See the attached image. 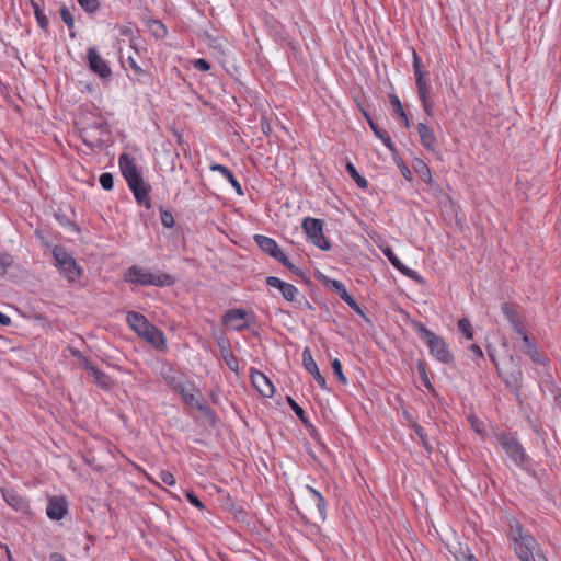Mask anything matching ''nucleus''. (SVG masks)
<instances>
[{
    "label": "nucleus",
    "instance_id": "nucleus-1",
    "mask_svg": "<svg viewBox=\"0 0 561 561\" xmlns=\"http://www.w3.org/2000/svg\"><path fill=\"white\" fill-rule=\"evenodd\" d=\"M126 322L133 331L150 343L154 348L163 350L165 347L163 332L151 324L144 314L129 311L126 316Z\"/></svg>",
    "mask_w": 561,
    "mask_h": 561
},
{
    "label": "nucleus",
    "instance_id": "nucleus-2",
    "mask_svg": "<svg viewBox=\"0 0 561 561\" xmlns=\"http://www.w3.org/2000/svg\"><path fill=\"white\" fill-rule=\"evenodd\" d=\"M413 327L437 360L444 364L454 362V355L442 336L428 330L422 322H415Z\"/></svg>",
    "mask_w": 561,
    "mask_h": 561
},
{
    "label": "nucleus",
    "instance_id": "nucleus-3",
    "mask_svg": "<svg viewBox=\"0 0 561 561\" xmlns=\"http://www.w3.org/2000/svg\"><path fill=\"white\" fill-rule=\"evenodd\" d=\"M125 280L136 285H153L158 287L171 286L175 282L174 278L167 273H152L150 270L138 265H131L127 270Z\"/></svg>",
    "mask_w": 561,
    "mask_h": 561
},
{
    "label": "nucleus",
    "instance_id": "nucleus-4",
    "mask_svg": "<svg viewBox=\"0 0 561 561\" xmlns=\"http://www.w3.org/2000/svg\"><path fill=\"white\" fill-rule=\"evenodd\" d=\"M497 440L506 456L520 469H527L530 465L529 457L516 437L510 434H500Z\"/></svg>",
    "mask_w": 561,
    "mask_h": 561
},
{
    "label": "nucleus",
    "instance_id": "nucleus-5",
    "mask_svg": "<svg viewBox=\"0 0 561 561\" xmlns=\"http://www.w3.org/2000/svg\"><path fill=\"white\" fill-rule=\"evenodd\" d=\"M53 256L61 274L69 282H75L79 277L80 270L76 263V260L64 248L55 247L53 249Z\"/></svg>",
    "mask_w": 561,
    "mask_h": 561
},
{
    "label": "nucleus",
    "instance_id": "nucleus-6",
    "mask_svg": "<svg viewBox=\"0 0 561 561\" xmlns=\"http://www.w3.org/2000/svg\"><path fill=\"white\" fill-rule=\"evenodd\" d=\"M499 373L504 380L505 385L514 390H517L522 386L523 373L518 359L513 355L508 357L506 362L500 367L496 364Z\"/></svg>",
    "mask_w": 561,
    "mask_h": 561
},
{
    "label": "nucleus",
    "instance_id": "nucleus-7",
    "mask_svg": "<svg viewBox=\"0 0 561 561\" xmlns=\"http://www.w3.org/2000/svg\"><path fill=\"white\" fill-rule=\"evenodd\" d=\"M508 537L514 543L515 553H524L528 551L529 547H534L535 538L528 533L524 531L523 526L516 519H512L510 523Z\"/></svg>",
    "mask_w": 561,
    "mask_h": 561
},
{
    "label": "nucleus",
    "instance_id": "nucleus-8",
    "mask_svg": "<svg viewBox=\"0 0 561 561\" xmlns=\"http://www.w3.org/2000/svg\"><path fill=\"white\" fill-rule=\"evenodd\" d=\"M302 229L309 240L321 250H330L331 244L323 236V222L316 218H306L302 222Z\"/></svg>",
    "mask_w": 561,
    "mask_h": 561
},
{
    "label": "nucleus",
    "instance_id": "nucleus-9",
    "mask_svg": "<svg viewBox=\"0 0 561 561\" xmlns=\"http://www.w3.org/2000/svg\"><path fill=\"white\" fill-rule=\"evenodd\" d=\"M119 169L128 186L140 184L144 181L141 172L138 170L135 159L127 153H122L118 159Z\"/></svg>",
    "mask_w": 561,
    "mask_h": 561
},
{
    "label": "nucleus",
    "instance_id": "nucleus-10",
    "mask_svg": "<svg viewBox=\"0 0 561 561\" xmlns=\"http://www.w3.org/2000/svg\"><path fill=\"white\" fill-rule=\"evenodd\" d=\"M88 62L90 69L100 78H107L111 76L112 70L108 64L101 57L98 50L93 47L88 49Z\"/></svg>",
    "mask_w": 561,
    "mask_h": 561
},
{
    "label": "nucleus",
    "instance_id": "nucleus-11",
    "mask_svg": "<svg viewBox=\"0 0 561 561\" xmlns=\"http://www.w3.org/2000/svg\"><path fill=\"white\" fill-rule=\"evenodd\" d=\"M302 365H304L305 369L310 375H312V377L316 379V381L322 389H324V390L328 389L325 378L321 375V373L318 368V365L312 357V353H311L310 348H308V347H306L302 351Z\"/></svg>",
    "mask_w": 561,
    "mask_h": 561
},
{
    "label": "nucleus",
    "instance_id": "nucleus-12",
    "mask_svg": "<svg viewBox=\"0 0 561 561\" xmlns=\"http://www.w3.org/2000/svg\"><path fill=\"white\" fill-rule=\"evenodd\" d=\"M266 284L270 287L277 288L283 297L288 301H295L298 295V289L289 283L283 282L280 278L275 276H268L266 278Z\"/></svg>",
    "mask_w": 561,
    "mask_h": 561
},
{
    "label": "nucleus",
    "instance_id": "nucleus-13",
    "mask_svg": "<svg viewBox=\"0 0 561 561\" xmlns=\"http://www.w3.org/2000/svg\"><path fill=\"white\" fill-rule=\"evenodd\" d=\"M67 501L64 497H50L46 507L47 516L53 520H60L67 514Z\"/></svg>",
    "mask_w": 561,
    "mask_h": 561
},
{
    "label": "nucleus",
    "instance_id": "nucleus-14",
    "mask_svg": "<svg viewBox=\"0 0 561 561\" xmlns=\"http://www.w3.org/2000/svg\"><path fill=\"white\" fill-rule=\"evenodd\" d=\"M385 256L390 261V263L396 267L398 271H400L403 275L408 276L411 279H414L419 283H423V278L417 274V272L409 268L402 262L400 259L393 253V251L390 248H386L382 250Z\"/></svg>",
    "mask_w": 561,
    "mask_h": 561
},
{
    "label": "nucleus",
    "instance_id": "nucleus-15",
    "mask_svg": "<svg viewBox=\"0 0 561 561\" xmlns=\"http://www.w3.org/2000/svg\"><path fill=\"white\" fill-rule=\"evenodd\" d=\"M332 289L339 295V297L347 304L350 308H352L357 314L365 317L363 309L356 302V300L348 294L345 285L340 280L331 282Z\"/></svg>",
    "mask_w": 561,
    "mask_h": 561
},
{
    "label": "nucleus",
    "instance_id": "nucleus-16",
    "mask_svg": "<svg viewBox=\"0 0 561 561\" xmlns=\"http://www.w3.org/2000/svg\"><path fill=\"white\" fill-rule=\"evenodd\" d=\"M252 382L257 391L266 398H271L274 394V386L271 380L262 373H255L252 375Z\"/></svg>",
    "mask_w": 561,
    "mask_h": 561
},
{
    "label": "nucleus",
    "instance_id": "nucleus-17",
    "mask_svg": "<svg viewBox=\"0 0 561 561\" xmlns=\"http://www.w3.org/2000/svg\"><path fill=\"white\" fill-rule=\"evenodd\" d=\"M254 240L263 252L270 254L274 259L278 257L277 255L282 252L276 241L270 237L256 234Z\"/></svg>",
    "mask_w": 561,
    "mask_h": 561
},
{
    "label": "nucleus",
    "instance_id": "nucleus-18",
    "mask_svg": "<svg viewBox=\"0 0 561 561\" xmlns=\"http://www.w3.org/2000/svg\"><path fill=\"white\" fill-rule=\"evenodd\" d=\"M247 312L241 309H232L224 316V322L230 324L233 330L240 331L247 327L243 322Z\"/></svg>",
    "mask_w": 561,
    "mask_h": 561
},
{
    "label": "nucleus",
    "instance_id": "nucleus-19",
    "mask_svg": "<svg viewBox=\"0 0 561 561\" xmlns=\"http://www.w3.org/2000/svg\"><path fill=\"white\" fill-rule=\"evenodd\" d=\"M133 192L136 202L145 206L147 209L151 208V201L149 197V187L145 184V182H140V184H135L129 186Z\"/></svg>",
    "mask_w": 561,
    "mask_h": 561
},
{
    "label": "nucleus",
    "instance_id": "nucleus-20",
    "mask_svg": "<svg viewBox=\"0 0 561 561\" xmlns=\"http://www.w3.org/2000/svg\"><path fill=\"white\" fill-rule=\"evenodd\" d=\"M417 131L420 135L421 142L423 146L431 151L436 149V137L432 129H430L424 123L417 124Z\"/></svg>",
    "mask_w": 561,
    "mask_h": 561
},
{
    "label": "nucleus",
    "instance_id": "nucleus-21",
    "mask_svg": "<svg viewBox=\"0 0 561 561\" xmlns=\"http://www.w3.org/2000/svg\"><path fill=\"white\" fill-rule=\"evenodd\" d=\"M87 371L89 376L93 378V381L102 389L107 390L113 385V381L110 378V376H107L104 371L100 370L94 365L89 366Z\"/></svg>",
    "mask_w": 561,
    "mask_h": 561
},
{
    "label": "nucleus",
    "instance_id": "nucleus-22",
    "mask_svg": "<svg viewBox=\"0 0 561 561\" xmlns=\"http://www.w3.org/2000/svg\"><path fill=\"white\" fill-rule=\"evenodd\" d=\"M502 310L517 335L525 332L522 319L516 311H514L507 304L503 305Z\"/></svg>",
    "mask_w": 561,
    "mask_h": 561
},
{
    "label": "nucleus",
    "instance_id": "nucleus-23",
    "mask_svg": "<svg viewBox=\"0 0 561 561\" xmlns=\"http://www.w3.org/2000/svg\"><path fill=\"white\" fill-rule=\"evenodd\" d=\"M517 557L522 561H548L543 556L541 550L538 547L537 541L535 540L534 547H529V550L524 551V553H518Z\"/></svg>",
    "mask_w": 561,
    "mask_h": 561
},
{
    "label": "nucleus",
    "instance_id": "nucleus-24",
    "mask_svg": "<svg viewBox=\"0 0 561 561\" xmlns=\"http://www.w3.org/2000/svg\"><path fill=\"white\" fill-rule=\"evenodd\" d=\"M368 123L375 135L383 142V145L390 149L394 150V144L392 142L390 136L387 134V131L382 130L378 127L376 123L371 121V118L368 117Z\"/></svg>",
    "mask_w": 561,
    "mask_h": 561
},
{
    "label": "nucleus",
    "instance_id": "nucleus-25",
    "mask_svg": "<svg viewBox=\"0 0 561 561\" xmlns=\"http://www.w3.org/2000/svg\"><path fill=\"white\" fill-rule=\"evenodd\" d=\"M162 376L170 388L178 391L184 383L180 377L175 375L172 368L163 370Z\"/></svg>",
    "mask_w": 561,
    "mask_h": 561
},
{
    "label": "nucleus",
    "instance_id": "nucleus-26",
    "mask_svg": "<svg viewBox=\"0 0 561 561\" xmlns=\"http://www.w3.org/2000/svg\"><path fill=\"white\" fill-rule=\"evenodd\" d=\"M308 490L310 491L312 497H313V502H314V505H316V508L320 515V518L322 520L325 519V501H324V497L322 496V494L320 492H318L317 490H314L313 488L311 486H308Z\"/></svg>",
    "mask_w": 561,
    "mask_h": 561
},
{
    "label": "nucleus",
    "instance_id": "nucleus-27",
    "mask_svg": "<svg viewBox=\"0 0 561 561\" xmlns=\"http://www.w3.org/2000/svg\"><path fill=\"white\" fill-rule=\"evenodd\" d=\"M2 496L4 501L13 508L19 510L22 506V497L12 490L2 489Z\"/></svg>",
    "mask_w": 561,
    "mask_h": 561
},
{
    "label": "nucleus",
    "instance_id": "nucleus-28",
    "mask_svg": "<svg viewBox=\"0 0 561 561\" xmlns=\"http://www.w3.org/2000/svg\"><path fill=\"white\" fill-rule=\"evenodd\" d=\"M419 98L422 102L423 108L426 112L427 115H431V104L428 102V90L426 81L422 83H416Z\"/></svg>",
    "mask_w": 561,
    "mask_h": 561
},
{
    "label": "nucleus",
    "instance_id": "nucleus-29",
    "mask_svg": "<svg viewBox=\"0 0 561 561\" xmlns=\"http://www.w3.org/2000/svg\"><path fill=\"white\" fill-rule=\"evenodd\" d=\"M346 171L360 188H366L368 186L367 180L358 173L352 162H347Z\"/></svg>",
    "mask_w": 561,
    "mask_h": 561
},
{
    "label": "nucleus",
    "instance_id": "nucleus-30",
    "mask_svg": "<svg viewBox=\"0 0 561 561\" xmlns=\"http://www.w3.org/2000/svg\"><path fill=\"white\" fill-rule=\"evenodd\" d=\"M413 167L420 179L427 183L432 182L431 170L423 161L417 160Z\"/></svg>",
    "mask_w": 561,
    "mask_h": 561
},
{
    "label": "nucleus",
    "instance_id": "nucleus-31",
    "mask_svg": "<svg viewBox=\"0 0 561 561\" xmlns=\"http://www.w3.org/2000/svg\"><path fill=\"white\" fill-rule=\"evenodd\" d=\"M32 7H33L34 14H35V18H36V21H37L39 27L42 30H47V27H48V19L44 14L43 9L35 1H32Z\"/></svg>",
    "mask_w": 561,
    "mask_h": 561
},
{
    "label": "nucleus",
    "instance_id": "nucleus-32",
    "mask_svg": "<svg viewBox=\"0 0 561 561\" xmlns=\"http://www.w3.org/2000/svg\"><path fill=\"white\" fill-rule=\"evenodd\" d=\"M390 102H391V104L393 106L394 112L402 118L405 127L409 128L410 127L409 118H408V116H407V114H405V112L403 110V106H402L400 100L398 99V96L397 95H391L390 96Z\"/></svg>",
    "mask_w": 561,
    "mask_h": 561
},
{
    "label": "nucleus",
    "instance_id": "nucleus-33",
    "mask_svg": "<svg viewBox=\"0 0 561 561\" xmlns=\"http://www.w3.org/2000/svg\"><path fill=\"white\" fill-rule=\"evenodd\" d=\"M220 346H221L222 357H224L226 364L228 365V367L232 371H238V369H239L238 359L233 356V354L230 351L225 348L224 345H220Z\"/></svg>",
    "mask_w": 561,
    "mask_h": 561
},
{
    "label": "nucleus",
    "instance_id": "nucleus-34",
    "mask_svg": "<svg viewBox=\"0 0 561 561\" xmlns=\"http://www.w3.org/2000/svg\"><path fill=\"white\" fill-rule=\"evenodd\" d=\"M193 391V388H187L185 385H183L176 392L181 394L186 404L197 405V401L195 400Z\"/></svg>",
    "mask_w": 561,
    "mask_h": 561
},
{
    "label": "nucleus",
    "instance_id": "nucleus-35",
    "mask_svg": "<svg viewBox=\"0 0 561 561\" xmlns=\"http://www.w3.org/2000/svg\"><path fill=\"white\" fill-rule=\"evenodd\" d=\"M458 331L462 333L466 339L472 340L473 339V330L470 321L466 318H462L458 321Z\"/></svg>",
    "mask_w": 561,
    "mask_h": 561
},
{
    "label": "nucleus",
    "instance_id": "nucleus-36",
    "mask_svg": "<svg viewBox=\"0 0 561 561\" xmlns=\"http://www.w3.org/2000/svg\"><path fill=\"white\" fill-rule=\"evenodd\" d=\"M149 28L156 37H164L167 35V28H165L164 24H162L158 20L150 21Z\"/></svg>",
    "mask_w": 561,
    "mask_h": 561
},
{
    "label": "nucleus",
    "instance_id": "nucleus-37",
    "mask_svg": "<svg viewBox=\"0 0 561 561\" xmlns=\"http://www.w3.org/2000/svg\"><path fill=\"white\" fill-rule=\"evenodd\" d=\"M12 263L13 257L8 252L0 251V277L7 273Z\"/></svg>",
    "mask_w": 561,
    "mask_h": 561
},
{
    "label": "nucleus",
    "instance_id": "nucleus-38",
    "mask_svg": "<svg viewBox=\"0 0 561 561\" xmlns=\"http://www.w3.org/2000/svg\"><path fill=\"white\" fill-rule=\"evenodd\" d=\"M332 369H333V373L336 376L337 380L341 383L346 385L347 383V378L343 374L342 363L340 362V359H337V358L333 359V362H332Z\"/></svg>",
    "mask_w": 561,
    "mask_h": 561
},
{
    "label": "nucleus",
    "instance_id": "nucleus-39",
    "mask_svg": "<svg viewBox=\"0 0 561 561\" xmlns=\"http://www.w3.org/2000/svg\"><path fill=\"white\" fill-rule=\"evenodd\" d=\"M413 69L416 77V83L425 82L424 73L421 70V61L416 53H413Z\"/></svg>",
    "mask_w": 561,
    "mask_h": 561
},
{
    "label": "nucleus",
    "instance_id": "nucleus-40",
    "mask_svg": "<svg viewBox=\"0 0 561 561\" xmlns=\"http://www.w3.org/2000/svg\"><path fill=\"white\" fill-rule=\"evenodd\" d=\"M518 336H520V339L523 341V345L520 347L522 352L524 354L528 355L530 350H534L537 346V344L534 343L533 341H530V339H529V336H528L526 331L520 333V334H518Z\"/></svg>",
    "mask_w": 561,
    "mask_h": 561
},
{
    "label": "nucleus",
    "instance_id": "nucleus-41",
    "mask_svg": "<svg viewBox=\"0 0 561 561\" xmlns=\"http://www.w3.org/2000/svg\"><path fill=\"white\" fill-rule=\"evenodd\" d=\"M118 31L122 36L129 38L131 46L136 45L135 32L130 24L119 25Z\"/></svg>",
    "mask_w": 561,
    "mask_h": 561
},
{
    "label": "nucleus",
    "instance_id": "nucleus-42",
    "mask_svg": "<svg viewBox=\"0 0 561 561\" xmlns=\"http://www.w3.org/2000/svg\"><path fill=\"white\" fill-rule=\"evenodd\" d=\"M60 16L64 23L69 27L72 28L75 26V18L71 13V11L67 7L60 8Z\"/></svg>",
    "mask_w": 561,
    "mask_h": 561
},
{
    "label": "nucleus",
    "instance_id": "nucleus-43",
    "mask_svg": "<svg viewBox=\"0 0 561 561\" xmlns=\"http://www.w3.org/2000/svg\"><path fill=\"white\" fill-rule=\"evenodd\" d=\"M528 356L537 365L547 364V357L539 351L538 346H536L534 350H530Z\"/></svg>",
    "mask_w": 561,
    "mask_h": 561
},
{
    "label": "nucleus",
    "instance_id": "nucleus-44",
    "mask_svg": "<svg viewBox=\"0 0 561 561\" xmlns=\"http://www.w3.org/2000/svg\"><path fill=\"white\" fill-rule=\"evenodd\" d=\"M287 401H288V404L290 405V408L293 409V411L295 412V414L297 415V417L301 422L306 423L307 417H306V413H305L304 409L290 397L287 398Z\"/></svg>",
    "mask_w": 561,
    "mask_h": 561
},
{
    "label": "nucleus",
    "instance_id": "nucleus-45",
    "mask_svg": "<svg viewBox=\"0 0 561 561\" xmlns=\"http://www.w3.org/2000/svg\"><path fill=\"white\" fill-rule=\"evenodd\" d=\"M77 1L81 5V8L89 13L95 12L100 7L99 0H77Z\"/></svg>",
    "mask_w": 561,
    "mask_h": 561
},
{
    "label": "nucleus",
    "instance_id": "nucleus-46",
    "mask_svg": "<svg viewBox=\"0 0 561 561\" xmlns=\"http://www.w3.org/2000/svg\"><path fill=\"white\" fill-rule=\"evenodd\" d=\"M99 181H100L101 186L106 191L112 190L114 186V179L111 173H106V172L102 173L100 175Z\"/></svg>",
    "mask_w": 561,
    "mask_h": 561
},
{
    "label": "nucleus",
    "instance_id": "nucleus-47",
    "mask_svg": "<svg viewBox=\"0 0 561 561\" xmlns=\"http://www.w3.org/2000/svg\"><path fill=\"white\" fill-rule=\"evenodd\" d=\"M161 224L167 228H172L174 226V218L171 211L162 209L160 213Z\"/></svg>",
    "mask_w": 561,
    "mask_h": 561
},
{
    "label": "nucleus",
    "instance_id": "nucleus-48",
    "mask_svg": "<svg viewBox=\"0 0 561 561\" xmlns=\"http://www.w3.org/2000/svg\"><path fill=\"white\" fill-rule=\"evenodd\" d=\"M417 370H419V374L421 376V379L424 383V386L427 388V389H432V383L427 377V374H426V367H425V364L423 362H419L417 363Z\"/></svg>",
    "mask_w": 561,
    "mask_h": 561
},
{
    "label": "nucleus",
    "instance_id": "nucleus-49",
    "mask_svg": "<svg viewBox=\"0 0 561 561\" xmlns=\"http://www.w3.org/2000/svg\"><path fill=\"white\" fill-rule=\"evenodd\" d=\"M70 352L81 363L83 368L88 370V367L92 365L90 360L77 348H71Z\"/></svg>",
    "mask_w": 561,
    "mask_h": 561
},
{
    "label": "nucleus",
    "instance_id": "nucleus-50",
    "mask_svg": "<svg viewBox=\"0 0 561 561\" xmlns=\"http://www.w3.org/2000/svg\"><path fill=\"white\" fill-rule=\"evenodd\" d=\"M413 428H414L415 433L417 434V436L420 437V439H421V442H422L423 446H424L428 451H431V448H430L428 443H427L426 434L424 433V430L422 428V426H420V425L415 424V425L413 426Z\"/></svg>",
    "mask_w": 561,
    "mask_h": 561
},
{
    "label": "nucleus",
    "instance_id": "nucleus-51",
    "mask_svg": "<svg viewBox=\"0 0 561 561\" xmlns=\"http://www.w3.org/2000/svg\"><path fill=\"white\" fill-rule=\"evenodd\" d=\"M457 561H478V559L470 552L469 549L465 551L460 549L459 556H456Z\"/></svg>",
    "mask_w": 561,
    "mask_h": 561
},
{
    "label": "nucleus",
    "instance_id": "nucleus-52",
    "mask_svg": "<svg viewBox=\"0 0 561 561\" xmlns=\"http://www.w3.org/2000/svg\"><path fill=\"white\" fill-rule=\"evenodd\" d=\"M209 169L211 171L219 172L225 179H227L231 174V171L227 167H225L222 164L215 163V164H211L209 167Z\"/></svg>",
    "mask_w": 561,
    "mask_h": 561
},
{
    "label": "nucleus",
    "instance_id": "nucleus-53",
    "mask_svg": "<svg viewBox=\"0 0 561 561\" xmlns=\"http://www.w3.org/2000/svg\"><path fill=\"white\" fill-rule=\"evenodd\" d=\"M277 256L278 257H275V260L280 262L288 270H290L295 273L297 272V268L291 264V262L288 260V257L283 252H280V254H278Z\"/></svg>",
    "mask_w": 561,
    "mask_h": 561
},
{
    "label": "nucleus",
    "instance_id": "nucleus-54",
    "mask_svg": "<svg viewBox=\"0 0 561 561\" xmlns=\"http://www.w3.org/2000/svg\"><path fill=\"white\" fill-rule=\"evenodd\" d=\"M194 68L199 71H208L210 64L206 59L199 58L194 61Z\"/></svg>",
    "mask_w": 561,
    "mask_h": 561
},
{
    "label": "nucleus",
    "instance_id": "nucleus-55",
    "mask_svg": "<svg viewBox=\"0 0 561 561\" xmlns=\"http://www.w3.org/2000/svg\"><path fill=\"white\" fill-rule=\"evenodd\" d=\"M186 499L195 507H197L199 510L204 508L203 503L199 501V499L196 496V494L194 492H187Z\"/></svg>",
    "mask_w": 561,
    "mask_h": 561
},
{
    "label": "nucleus",
    "instance_id": "nucleus-56",
    "mask_svg": "<svg viewBox=\"0 0 561 561\" xmlns=\"http://www.w3.org/2000/svg\"><path fill=\"white\" fill-rule=\"evenodd\" d=\"M160 479L163 483H165L168 485L175 484V479H174L173 474L169 471H162L160 473Z\"/></svg>",
    "mask_w": 561,
    "mask_h": 561
},
{
    "label": "nucleus",
    "instance_id": "nucleus-57",
    "mask_svg": "<svg viewBox=\"0 0 561 561\" xmlns=\"http://www.w3.org/2000/svg\"><path fill=\"white\" fill-rule=\"evenodd\" d=\"M227 180L232 185V187L236 190L238 195H243L242 186L232 173L227 178Z\"/></svg>",
    "mask_w": 561,
    "mask_h": 561
},
{
    "label": "nucleus",
    "instance_id": "nucleus-58",
    "mask_svg": "<svg viewBox=\"0 0 561 561\" xmlns=\"http://www.w3.org/2000/svg\"><path fill=\"white\" fill-rule=\"evenodd\" d=\"M127 62L129 67L137 73L138 76L145 75V71L136 62L134 57H128Z\"/></svg>",
    "mask_w": 561,
    "mask_h": 561
},
{
    "label": "nucleus",
    "instance_id": "nucleus-59",
    "mask_svg": "<svg viewBox=\"0 0 561 561\" xmlns=\"http://www.w3.org/2000/svg\"><path fill=\"white\" fill-rule=\"evenodd\" d=\"M470 351L472 352L474 358H482L483 357V352H482V350H481V347L479 345L472 344L470 346Z\"/></svg>",
    "mask_w": 561,
    "mask_h": 561
},
{
    "label": "nucleus",
    "instance_id": "nucleus-60",
    "mask_svg": "<svg viewBox=\"0 0 561 561\" xmlns=\"http://www.w3.org/2000/svg\"><path fill=\"white\" fill-rule=\"evenodd\" d=\"M400 171H401L402 176L405 180H408V181L412 180V172L410 171V169L405 164H401L400 165Z\"/></svg>",
    "mask_w": 561,
    "mask_h": 561
},
{
    "label": "nucleus",
    "instance_id": "nucleus-61",
    "mask_svg": "<svg viewBox=\"0 0 561 561\" xmlns=\"http://www.w3.org/2000/svg\"><path fill=\"white\" fill-rule=\"evenodd\" d=\"M0 324L2 325H10L11 324V318L0 311Z\"/></svg>",
    "mask_w": 561,
    "mask_h": 561
},
{
    "label": "nucleus",
    "instance_id": "nucleus-62",
    "mask_svg": "<svg viewBox=\"0 0 561 561\" xmlns=\"http://www.w3.org/2000/svg\"><path fill=\"white\" fill-rule=\"evenodd\" d=\"M49 560L50 561H66V559L64 558L62 554L58 553V552H53L50 553L49 556Z\"/></svg>",
    "mask_w": 561,
    "mask_h": 561
},
{
    "label": "nucleus",
    "instance_id": "nucleus-63",
    "mask_svg": "<svg viewBox=\"0 0 561 561\" xmlns=\"http://www.w3.org/2000/svg\"><path fill=\"white\" fill-rule=\"evenodd\" d=\"M5 552H7L8 559L11 560V552L7 546H5Z\"/></svg>",
    "mask_w": 561,
    "mask_h": 561
},
{
    "label": "nucleus",
    "instance_id": "nucleus-64",
    "mask_svg": "<svg viewBox=\"0 0 561 561\" xmlns=\"http://www.w3.org/2000/svg\"><path fill=\"white\" fill-rule=\"evenodd\" d=\"M488 353H489L490 357L492 358V360L494 362V353L491 352L490 347H488Z\"/></svg>",
    "mask_w": 561,
    "mask_h": 561
}]
</instances>
